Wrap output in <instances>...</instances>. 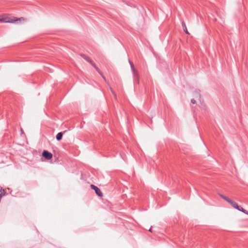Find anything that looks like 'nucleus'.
Here are the masks:
<instances>
[{
  "label": "nucleus",
  "mask_w": 248,
  "mask_h": 248,
  "mask_svg": "<svg viewBox=\"0 0 248 248\" xmlns=\"http://www.w3.org/2000/svg\"><path fill=\"white\" fill-rule=\"evenodd\" d=\"M223 199H224L225 201L227 202H228L230 203L232 200L230 199L229 198L225 196L224 197H223Z\"/></svg>",
  "instance_id": "10"
},
{
  "label": "nucleus",
  "mask_w": 248,
  "mask_h": 248,
  "mask_svg": "<svg viewBox=\"0 0 248 248\" xmlns=\"http://www.w3.org/2000/svg\"><path fill=\"white\" fill-rule=\"evenodd\" d=\"M91 188L95 191V193L99 197H101L103 196V194L100 189L94 185H91Z\"/></svg>",
  "instance_id": "3"
},
{
  "label": "nucleus",
  "mask_w": 248,
  "mask_h": 248,
  "mask_svg": "<svg viewBox=\"0 0 248 248\" xmlns=\"http://www.w3.org/2000/svg\"><path fill=\"white\" fill-rule=\"evenodd\" d=\"M42 156L47 160L52 158V154L46 150H44L42 153Z\"/></svg>",
  "instance_id": "5"
},
{
  "label": "nucleus",
  "mask_w": 248,
  "mask_h": 248,
  "mask_svg": "<svg viewBox=\"0 0 248 248\" xmlns=\"http://www.w3.org/2000/svg\"><path fill=\"white\" fill-rule=\"evenodd\" d=\"M129 64L130 65V66H131V68L132 70L134 72H135V68H134V66L133 63L130 60H129Z\"/></svg>",
  "instance_id": "9"
},
{
  "label": "nucleus",
  "mask_w": 248,
  "mask_h": 248,
  "mask_svg": "<svg viewBox=\"0 0 248 248\" xmlns=\"http://www.w3.org/2000/svg\"><path fill=\"white\" fill-rule=\"evenodd\" d=\"M191 102L193 104H195L196 102V101L194 99H192L191 100Z\"/></svg>",
  "instance_id": "11"
},
{
  "label": "nucleus",
  "mask_w": 248,
  "mask_h": 248,
  "mask_svg": "<svg viewBox=\"0 0 248 248\" xmlns=\"http://www.w3.org/2000/svg\"><path fill=\"white\" fill-rule=\"evenodd\" d=\"M82 57L85 59L87 61H88V62H89L95 68V69L97 71H98L99 72V68L96 66L95 64L93 62V61H92L89 57L85 56V55H81Z\"/></svg>",
  "instance_id": "4"
},
{
  "label": "nucleus",
  "mask_w": 248,
  "mask_h": 248,
  "mask_svg": "<svg viewBox=\"0 0 248 248\" xmlns=\"http://www.w3.org/2000/svg\"><path fill=\"white\" fill-rule=\"evenodd\" d=\"M219 195V196H220V197H221L222 199H223V197H225V196H224V195H222V194H220Z\"/></svg>",
  "instance_id": "12"
},
{
  "label": "nucleus",
  "mask_w": 248,
  "mask_h": 248,
  "mask_svg": "<svg viewBox=\"0 0 248 248\" xmlns=\"http://www.w3.org/2000/svg\"><path fill=\"white\" fill-rule=\"evenodd\" d=\"M149 231L150 232H152V228H151L149 229Z\"/></svg>",
  "instance_id": "13"
},
{
  "label": "nucleus",
  "mask_w": 248,
  "mask_h": 248,
  "mask_svg": "<svg viewBox=\"0 0 248 248\" xmlns=\"http://www.w3.org/2000/svg\"><path fill=\"white\" fill-rule=\"evenodd\" d=\"M21 132L22 133H23V129L22 128L21 129Z\"/></svg>",
  "instance_id": "14"
},
{
  "label": "nucleus",
  "mask_w": 248,
  "mask_h": 248,
  "mask_svg": "<svg viewBox=\"0 0 248 248\" xmlns=\"http://www.w3.org/2000/svg\"><path fill=\"white\" fill-rule=\"evenodd\" d=\"M182 26L183 30L185 31V32L187 34H189V33L188 32V31L187 30V28H186V25L184 21H183L182 22Z\"/></svg>",
  "instance_id": "6"
},
{
  "label": "nucleus",
  "mask_w": 248,
  "mask_h": 248,
  "mask_svg": "<svg viewBox=\"0 0 248 248\" xmlns=\"http://www.w3.org/2000/svg\"><path fill=\"white\" fill-rule=\"evenodd\" d=\"M230 202L229 203L233 207L235 208L236 209L242 212L243 213L248 214V211L244 209H243L242 207L239 206L236 202H235L231 200V201H230Z\"/></svg>",
  "instance_id": "1"
},
{
  "label": "nucleus",
  "mask_w": 248,
  "mask_h": 248,
  "mask_svg": "<svg viewBox=\"0 0 248 248\" xmlns=\"http://www.w3.org/2000/svg\"><path fill=\"white\" fill-rule=\"evenodd\" d=\"M62 136L63 134L62 132L58 133L56 137V140L58 141L61 140L62 138Z\"/></svg>",
  "instance_id": "7"
},
{
  "label": "nucleus",
  "mask_w": 248,
  "mask_h": 248,
  "mask_svg": "<svg viewBox=\"0 0 248 248\" xmlns=\"http://www.w3.org/2000/svg\"><path fill=\"white\" fill-rule=\"evenodd\" d=\"M193 96L196 98V99H200L201 98V94L200 93V92L199 91H195L193 93Z\"/></svg>",
  "instance_id": "8"
},
{
  "label": "nucleus",
  "mask_w": 248,
  "mask_h": 248,
  "mask_svg": "<svg viewBox=\"0 0 248 248\" xmlns=\"http://www.w3.org/2000/svg\"><path fill=\"white\" fill-rule=\"evenodd\" d=\"M23 19V18H0V22H6V23H14L16 21H17V20H20L21 19Z\"/></svg>",
  "instance_id": "2"
}]
</instances>
